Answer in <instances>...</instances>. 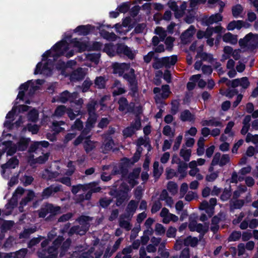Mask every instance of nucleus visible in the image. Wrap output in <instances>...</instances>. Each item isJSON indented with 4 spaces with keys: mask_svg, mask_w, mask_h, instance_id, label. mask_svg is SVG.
I'll return each mask as SVG.
<instances>
[{
    "mask_svg": "<svg viewBox=\"0 0 258 258\" xmlns=\"http://www.w3.org/2000/svg\"><path fill=\"white\" fill-rule=\"evenodd\" d=\"M92 85V81L90 80L89 78H87L82 84V91L83 92H87Z\"/></svg>",
    "mask_w": 258,
    "mask_h": 258,
    "instance_id": "53",
    "label": "nucleus"
},
{
    "mask_svg": "<svg viewBox=\"0 0 258 258\" xmlns=\"http://www.w3.org/2000/svg\"><path fill=\"white\" fill-rule=\"evenodd\" d=\"M177 61V56L176 55H172L170 57L168 56L161 58L155 57L152 67L155 70H158L163 67L169 68L171 66L175 65Z\"/></svg>",
    "mask_w": 258,
    "mask_h": 258,
    "instance_id": "5",
    "label": "nucleus"
},
{
    "mask_svg": "<svg viewBox=\"0 0 258 258\" xmlns=\"http://www.w3.org/2000/svg\"><path fill=\"white\" fill-rule=\"evenodd\" d=\"M99 182L93 181L89 183V188L90 191L93 193H97L100 191L101 188L98 186Z\"/></svg>",
    "mask_w": 258,
    "mask_h": 258,
    "instance_id": "41",
    "label": "nucleus"
},
{
    "mask_svg": "<svg viewBox=\"0 0 258 258\" xmlns=\"http://www.w3.org/2000/svg\"><path fill=\"white\" fill-rule=\"evenodd\" d=\"M112 199L106 198H102L99 200V205L103 208H107L111 203Z\"/></svg>",
    "mask_w": 258,
    "mask_h": 258,
    "instance_id": "50",
    "label": "nucleus"
},
{
    "mask_svg": "<svg viewBox=\"0 0 258 258\" xmlns=\"http://www.w3.org/2000/svg\"><path fill=\"white\" fill-rule=\"evenodd\" d=\"M180 119L182 121H191L194 120V117L189 110L185 109L181 112Z\"/></svg>",
    "mask_w": 258,
    "mask_h": 258,
    "instance_id": "24",
    "label": "nucleus"
},
{
    "mask_svg": "<svg viewBox=\"0 0 258 258\" xmlns=\"http://www.w3.org/2000/svg\"><path fill=\"white\" fill-rule=\"evenodd\" d=\"M223 41L226 43H230L232 44H235L237 42V36L230 32L225 34L222 38Z\"/></svg>",
    "mask_w": 258,
    "mask_h": 258,
    "instance_id": "22",
    "label": "nucleus"
},
{
    "mask_svg": "<svg viewBox=\"0 0 258 258\" xmlns=\"http://www.w3.org/2000/svg\"><path fill=\"white\" fill-rule=\"evenodd\" d=\"M49 154L46 153L43 156H40L34 160V163L39 164H44L48 159Z\"/></svg>",
    "mask_w": 258,
    "mask_h": 258,
    "instance_id": "63",
    "label": "nucleus"
},
{
    "mask_svg": "<svg viewBox=\"0 0 258 258\" xmlns=\"http://www.w3.org/2000/svg\"><path fill=\"white\" fill-rule=\"evenodd\" d=\"M244 203V200L242 199H236L234 201H230L229 203L230 212H233L236 209H240L243 206Z\"/></svg>",
    "mask_w": 258,
    "mask_h": 258,
    "instance_id": "18",
    "label": "nucleus"
},
{
    "mask_svg": "<svg viewBox=\"0 0 258 258\" xmlns=\"http://www.w3.org/2000/svg\"><path fill=\"white\" fill-rule=\"evenodd\" d=\"M77 95L76 92L71 94L68 91L66 90L60 94L58 100L63 103H65L68 101L74 102V100L76 99Z\"/></svg>",
    "mask_w": 258,
    "mask_h": 258,
    "instance_id": "12",
    "label": "nucleus"
},
{
    "mask_svg": "<svg viewBox=\"0 0 258 258\" xmlns=\"http://www.w3.org/2000/svg\"><path fill=\"white\" fill-rule=\"evenodd\" d=\"M73 216V214L71 212L67 213L66 214L61 215L58 219L59 222H66L71 219Z\"/></svg>",
    "mask_w": 258,
    "mask_h": 258,
    "instance_id": "64",
    "label": "nucleus"
},
{
    "mask_svg": "<svg viewBox=\"0 0 258 258\" xmlns=\"http://www.w3.org/2000/svg\"><path fill=\"white\" fill-rule=\"evenodd\" d=\"M202 126H221L222 123L220 121H216L215 117H212L210 120H203L201 122Z\"/></svg>",
    "mask_w": 258,
    "mask_h": 258,
    "instance_id": "26",
    "label": "nucleus"
},
{
    "mask_svg": "<svg viewBox=\"0 0 258 258\" xmlns=\"http://www.w3.org/2000/svg\"><path fill=\"white\" fill-rule=\"evenodd\" d=\"M27 128L29 132H31L33 135L37 134L39 131V127L36 124H32L31 123H28Z\"/></svg>",
    "mask_w": 258,
    "mask_h": 258,
    "instance_id": "62",
    "label": "nucleus"
},
{
    "mask_svg": "<svg viewBox=\"0 0 258 258\" xmlns=\"http://www.w3.org/2000/svg\"><path fill=\"white\" fill-rule=\"evenodd\" d=\"M102 43L98 41H94L92 44L89 43L88 51H99L101 49Z\"/></svg>",
    "mask_w": 258,
    "mask_h": 258,
    "instance_id": "45",
    "label": "nucleus"
},
{
    "mask_svg": "<svg viewBox=\"0 0 258 258\" xmlns=\"http://www.w3.org/2000/svg\"><path fill=\"white\" fill-rule=\"evenodd\" d=\"M130 4L129 2H124L118 6L117 10L121 13H126L130 9Z\"/></svg>",
    "mask_w": 258,
    "mask_h": 258,
    "instance_id": "46",
    "label": "nucleus"
},
{
    "mask_svg": "<svg viewBox=\"0 0 258 258\" xmlns=\"http://www.w3.org/2000/svg\"><path fill=\"white\" fill-rule=\"evenodd\" d=\"M155 233L157 235H162L166 231L165 228L160 223H156L155 227Z\"/></svg>",
    "mask_w": 258,
    "mask_h": 258,
    "instance_id": "48",
    "label": "nucleus"
},
{
    "mask_svg": "<svg viewBox=\"0 0 258 258\" xmlns=\"http://www.w3.org/2000/svg\"><path fill=\"white\" fill-rule=\"evenodd\" d=\"M91 220L90 217L88 216L81 215L76 220L81 225L80 227L83 231V234H86L88 231L90 225L89 222Z\"/></svg>",
    "mask_w": 258,
    "mask_h": 258,
    "instance_id": "10",
    "label": "nucleus"
},
{
    "mask_svg": "<svg viewBox=\"0 0 258 258\" xmlns=\"http://www.w3.org/2000/svg\"><path fill=\"white\" fill-rule=\"evenodd\" d=\"M30 139L29 138L21 137L19 141L16 144L18 149V151H25L28 147Z\"/></svg>",
    "mask_w": 258,
    "mask_h": 258,
    "instance_id": "16",
    "label": "nucleus"
},
{
    "mask_svg": "<svg viewBox=\"0 0 258 258\" xmlns=\"http://www.w3.org/2000/svg\"><path fill=\"white\" fill-rule=\"evenodd\" d=\"M97 104V101L93 100L87 104L86 108L88 114H97L96 112V106Z\"/></svg>",
    "mask_w": 258,
    "mask_h": 258,
    "instance_id": "30",
    "label": "nucleus"
},
{
    "mask_svg": "<svg viewBox=\"0 0 258 258\" xmlns=\"http://www.w3.org/2000/svg\"><path fill=\"white\" fill-rule=\"evenodd\" d=\"M197 56L201 57L203 61L208 60L209 62H211L213 60V55L205 52L199 51L197 53Z\"/></svg>",
    "mask_w": 258,
    "mask_h": 258,
    "instance_id": "36",
    "label": "nucleus"
},
{
    "mask_svg": "<svg viewBox=\"0 0 258 258\" xmlns=\"http://www.w3.org/2000/svg\"><path fill=\"white\" fill-rule=\"evenodd\" d=\"M241 236V233L239 231H234L229 236L228 241H236L238 240Z\"/></svg>",
    "mask_w": 258,
    "mask_h": 258,
    "instance_id": "43",
    "label": "nucleus"
},
{
    "mask_svg": "<svg viewBox=\"0 0 258 258\" xmlns=\"http://www.w3.org/2000/svg\"><path fill=\"white\" fill-rule=\"evenodd\" d=\"M131 126H132L135 131L139 130L141 127V121L140 118L137 116L135 119L134 121L131 123Z\"/></svg>",
    "mask_w": 258,
    "mask_h": 258,
    "instance_id": "60",
    "label": "nucleus"
},
{
    "mask_svg": "<svg viewBox=\"0 0 258 258\" xmlns=\"http://www.w3.org/2000/svg\"><path fill=\"white\" fill-rule=\"evenodd\" d=\"M61 191H62L61 185L54 186L51 184L43 190L41 196L43 199H47L54 194Z\"/></svg>",
    "mask_w": 258,
    "mask_h": 258,
    "instance_id": "7",
    "label": "nucleus"
},
{
    "mask_svg": "<svg viewBox=\"0 0 258 258\" xmlns=\"http://www.w3.org/2000/svg\"><path fill=\"white\" fill-rule=\"evenodd\" d=\"M107 80L104 76L96 77L94 80L95 87L99 89L106 88Z\"/></svg>",
    "mask_w": 258,
    "mask_h": 258,
    "instance_id": "20",
    "label": "nucleus"
},
{
    "mask_svg": "<svg viewBox=\"0 0 258 258\" xmlns=\"http://www.w3.org/2000/svg\"><path fill=\"white\" fill-rule=\"evenodd\" d=\"M86 76L83 69L78 68L74 70L70 75V80L73 82H77L83 80Z\"/></svg>",
    "mask_w": 258,
    "mask_h": 258,
    "instance_id": "13",
    "label": "nucleus"
},
{
    "mask_svg": "<svg viewBox=\"0 0 258 258\" xmlns=\"http://www.w3.org/2000/svg\"><path fill=\"white\" fill-rule=\"evenodd\" d=\"M243 8L240 4H237L232 8V14L234 18H238L242 13Z\"/></svg>",
    "mask_w": 258,
    "mask_h": 258,
    "instance_id": "33",
    "label": "nucleus"
},
{
    "mask_svg": "<svg viewBox=\"0 0 258 258\" xmlns=\"http://www.w3.org/2000/svg\"><path fill=\"white\" fill-rule=\"evenodd\" d=\"M257 34H253L252 33H249L246 34L242 39L239 40V45L241 47H245L247 46V43L249 41L254 38L255 37H257Z\"/></svg>",
    "mask_w": 258,
    "mask_h": 258,
    "instance_id": "21",
    "label": "nucleus"
},
{
    "mask_svg": "<svg viewBox=\"0 0 258 258\" xmlns=\"http://www.w3.org/2000/svg\"><path fill=\"white\" fill-rule=\"evenodd\" d=\"M138 203L139 202H136L133 200L130 201L126 209L128 215L129 214H131L132 216L133 215L137 209Z\"/></svg>",
    "mask_w": 258,
    "mask_h": 258,
    "instance_id": "27",
    "label": "nucleus"
},
{
    "mask_svg": "<svg viewBox=\"0 0 258 258\" xmlns=\"http://www.w3.org/2000/svg\"><path fill=\"white\" fill-rule=\"evenodd\" d=\"M5 146L6 148L7 155V156H13L18 149L17 147V145L15 144H13V142L11 141H5L2 143V146Z\"/></svg>",
    "mask_w": 258,
    "mask_h": 258,
    "instance_id": "14",
    "label": "nucleus"
},
{
    "mask_svg": "<svg viewBox=\"0 0 258 258\" xmlns=\"http://www.w3.org/2000/svg\"><path fill=\"white\" fill-rule=\"evenodd\" d=\"M130 215L128 214H121L120 216L119 220V225L120 227L124 228L126 231H129L131 229L132 225L130 222L124 220L125 218H128Z\"/></svg>",
    "mask_w": 258,
    "mask_h": 258,
    "instance_id": "17",
    "label": "nucleus"
},
{
    "mask_svg": "<svg viewBox=\"0 0 258 258\" xmlns=\"http://www.w3.org/2000/svg\"><path fill=\"white\" fill-rule=\"evenodd\" d=\"M196 226L197 228L196 231L202 234L203 235H204L208 231L209 227L208 226H204L201 223H198Z\"/></svg>",
    "mask_w": 258,
    "mask_h": 258,
    "instance_id": "58",
    "label": "nucleus"
},
{
    "mask_svg": "<svg viewBox=\"0 0 258 258\" xmlns=\"http://www.w3.org/2000/svg\"><path fill=\"white\" fill-rule=\"evenodd\" d=\"M95 29V27L94 26L90 24L82 25L77 26L74 30V33H78L79 35L87 36L93 33Z\"/></svg>",
    "mask_w": 258,
    "mask_h": 258,
    "instance_id": "8",
    "label": "nucleus"
},
{
    "mask_svg": "<svg viewBox=\"0 0 258 258\" xmlns=\"http://www.w3.org/2000/svg\"><path fill=\"white\" fill-rule=\"evenodd\" d=\"M191 150L190 149H181L180 151L179 155L182 157L185 162L189 161L191 156Z\"/></svg>",
    "mask_w": 258,
    "mask_h": 258,
    "instance_id": "38",
    "label": "nucleus"
},
{
    "mask_svg": "<svg viewBox=\"0 0 258 258\" xmlns=\"http://www.w3.org/2000/svg\"><path fill=\"white\" fill-rule=\"evenodd\" d=\"M130 67L128 63L115 62L112 64L113 72L122 76L127 82L130 91L128 95L135 97L139 93L138 81L135 70Z\"/></svg>",
    "mask_w": 258,
    "mask_h": 258,
    "instance_id": "1",
    "label": "nucleus"
},
{
    "mask_svg": "<svg viewBox=\"0 0 258 258\" xmlns=\"http://www.w3.org/2000/svg\"><path fill=\"white\" fill-rule=\"evenodd\" d=\"M91 136L89 135L85 138L83 143V147L87 153H89L93 150L96 147V142L90 140Z\"/></svg>",
    "mask_w": 258,
    "mask_h": 258,
    "instance_id": "15",
    "label": "nucleus"
},
{
    "mask_svg": "<svg viewBox=\"0 0 258 258\" xmlns=\"http://www.w3.org/2000/svg\"><path fill=\"white\" fill-rule=\"evenodd\" d=\"M162 133L164 135L171 138L174 135V132H172L171 127L168 125H166L163 127Z\"/></svg>",
    "mask_w": 258,
    "mask_h": 258,
    "instance_id": "61",
    "label": "nucleus"
},
{
    "mask_svg": "<svg viewBox=\"0 0 258 258\" xmlns=\"http://www.w3.org/2000/svg\"><path fill=\"white\" fill-rule=\"evenodd\" d=\"M61 213V208L58 206H54L52 204L47 203L44 204L39 210V217L44 218L48 214H50L46 220L50 219L52 217Z\"/></svg>",
    "mask_w": 258,
    "mask_h": 258,
    "instance_id": "4",
    "label": "nucleus"
},
{
    "mask_svg": "<svg viewBox=\"0 0 258 258\" xmlns=\"http://www.w3.org/2000/svg\"><path fill=\"white\" fill-rule=\"evenodd\" d=\"M58 175L56 171H52L48 169H45L41 175L42 178L46 180H50L55 178Z\"/></svg>",
    "mask_w": 258,
    "mask_h": 258,
    "instance_id": "19",
    "label": "nucleus"
},
{
    "mask_svg": "<svg viewBox=\"0 0 258 258\" xmlns=\"http://www.w3.org/2000/svg\"><path fill=\"white\" fill-rule=\"evenodd\" d=\"M130 191L128 185L125 183L121 184L118 189H113L109 192V195L116 198V205L119 207L125 202L127 201L130 197L128 196V192Z\"/></svg>",
    "mask_w": 258,
    "mask_h": 258,
    "instance_id": "3",
    "label": "nucleus"
},
{
    "mask_svg": "<svg viewBox=\"0 0 258 258\" xmlns=\"http://www.w3.org/2000/svg\"><path fill=\"white\" fill-rule=\"evenodd\" d=\"M231 196V188H225L220 196V199L221 201L224 202L227 201Z\"/></svg>",
    "mask_w": 258,
    "mask_h": 258,
    "instance_id": "51",
    "label": "nucleus"
},
{
    "mask_svg": "<svg viewBox=\"0 0 258 258\" xmlns=\"http://www.w3.org/2000/svg\"><path fill=\"white\" fill-rule=\"evenodd\" d=\"M89 116L86 122V127L94 128L98 117L97 114H88Z\"/></svg>",
    "mask_w": 258,
    "mask_h": 258,
    "instance_id": "29",
    "label": "nucleus"
},
{
    "mask_svg": "<svg viewBox=\"0 0 258 258\" xmlns=\"http://www.w3.org/2000/svg\"><path fill=\"white\" fill-rule=\"evenodd\" d=\"M155 33L160 36L161 41H163L167 35L166 32L161 27H157L156 28Z\"/></svg>",
    "mask_w": 258,
    "mask_h": 258,
    "instance_id": "57",
    "label": "nucleus"
},
{
    "mask_svg": "<svg viewBox=\"0 0 258 258\" xmlns=\"http://www.w3.org/2000/svg\"><path fill=\"white\" fill-rule=\"evenodd\" d=\"M44 238L45 237L44 236L41 235L38 236L37 237H34L32 238L28 243V247H33V246L38 244L41 241V240Z\"/></svg>",
    "mask_w": 258,
    "mask_h": 258,
    "instance_id": "42",
    "label": "nucleus"
},
{
    "mask_svg": "<svg viewBox=\"0 0 258 258\" xmlns=\"http://www.w3.org/2000/svg\"><path fill=\"white\" fill-rule=\"evenodd\" d=\"M136 131L131 125L125 128L123 130V135L125 137H131L135 133Z\"/></svg>",
    "mask_w": 258,
    "mask_h": 258,
    "instance_id": "56",
    "label": "nucleus"
},
{
    "mask_svg": "<svg viewBox=\"0 0 258 258\" xmlns=\"http://www.w3.org/2000/svg\"><path fill=\"white\" fill-rule=\"evenodd\" d=\"M70 43L73 44V47L77 48V52L82 53L86 50L88 51L89 42L79 41L78 38L72 39Z\"/></svg>",
    "mask_w": 258,
    "mask_h": 258,
    "instance_id": "9",
    "label": "nucleus"
},
{
    "mask_svg": "<svg viewBox=\"0 0 258 258\" xmlns=\"http://www.w3.org/2000/svg\"><path fill=\"white\" fill-rule=\"evenodd\" d=\"M230 156L228 154L221 155L220 166L223 167L230 162Z\"/></svg>",
    "mask_w": 258,
    "mask_h": 258,
    "instance_id": "59",
    "label": "nucleus"
},
{
    "mask_svg": "<svg viewBox=\"0 0 258 258\" xmlns=\"http://www.w3.org/2000/svg\"><path fill=\"white\" fill-rule=\"evenodd\" d=\"M56 54V56L63 55L69 50V45L65 40H61L56 43L51 48Z\"/></svg>",
    "mask_w": 258,
    "mask_h": 258,
    "instance_id": "6",
    "label": "nucleus"
},
{
    "mask_svg": "<svg viewBox=\"0 0 258 258\" xmlns=\"http://www.w3.org/2000/svg\"><path fill=\"white\" fill-rule=\"evenodd\" d=\"M167 188L172 195H175L177 192V184L174 181H169L167 183Z\"/></svg>",
    "mask_w": 258,
    "mask_h": 258,
    "instance_id": "39",
    "label": "nucleus"
},
{
    "mask_svg": "<svg viewBox=\"0 0 258 258\" xmlns=\"http://www.w3.org/2000/svg\"><path fill=\"white\" fill-rule=\"evenodd\" d=\"M27 117L28 120L32 122H36L38 118V111L35 108L32 109L28 112Z\"/></svg>",
    "mask_w": 258,
    "mask_h": 258,
    "instance_id": "35",
    "label": "nucleus"
},
{
    "mask_svg": "<svg viewBox=\"0 0 258 258\" xmlns=\"http://www.w3.org/2000/svg\"><path fill=\"white\" fill-rule=\"evenodd\" d=\"M82 229L81 228L79 225H75L73 226L70 228L68 231V235L69 236H72L75 234L80 235L81 236L84 235L85 234H83V231H81Z\"/></svg>",
    "mask_w": 258,
    "mask_h": 258,
    "instance_id": "31",
    "label": "nucleus"
},
{
    "mask_svg": "<svg viewBox=\"0 0 258 258\" xmlns=\"http://www.w3.org/2000/svg\"><path fill=\"white\" fill-rule=\"evenodd\" d=\"M117 103L119 105L118 110L121 112L125 111L128 103L127 99L125 97H121L118 99Z\"/></svg>",
    "mask_w": 258,
    "mask_h": 258,
    "instance_id": "32",
    "label": "nucleus"
},
{
    "mask_svg": "<svg viewBox=\"0 0 258 258\" xmlns=\"http://www.w3.org/2000/svg\"><path fill=\"white\" fill-rule=\"evenodd\" d=\"M178 162H176L178 165L177 171L178 173L186 172L188 167V165L185 162L180 160L179 158L177 159Z\"/></svg>",
    "mask_w": 258,
    "mask_h": 258,
    "instance_id": "49",
    "label": "nucleus"
},
{
    "mask_svg": "<svg viewBox=\"0 0 258 258\" xmlns=\"http://www.w3.org/2000/svg\"><path fill=\"white\" fill-rule=\"evenodd\" d=\"M27 253V249L26 248H22L13 253V258H25Z\"/></svg>",
    "mask_w": 258,
    "mask_h": 258,
    "instance_id": "52",
    "label": "nucleus"
},
{
    "mask_svg": "<svg viewBox=\"0 0 258 258\" xmlns=\"http://www.w3.org/2000/svg\"><path fill=\"white\" fill-rule=\"evenodd\" d=\"M63 240L64 238L62 236H58L53 241L52 245L47 247L50 241L45 238L41 243V250L38 251L39 257L40 258H57L58 253V249Z\"/></svg>",
    "mask_w": 258,
    "mask_h": 258,
    "instance_id": "2",
    "label": "nucleus"
},
{
    "mask_svg": "<svg viewBox=\"0 0 258 258\" xmlns=\"http://www.w3.org/2000/svg\"><path fill=\"white\" fill-rule=\"evenodd\" d=\"M141 171V168L140 167L135 168L133 169V171L129 174L128 176L130 183H131L132 181H135V179L139 178Z\"/></svg>",
    "mask_w": 258,
    "mask_h": 258,
    "instance_id": "34",
    "label": "nucleus"
},
{
    "mask_svg": "<svg viewBox=\"0 0 258 258\" xmlns=\"http://www.w3.org/2000/svg\"><path fill=\"white\" fill-rule=\"evenodd\" d=\"M213 17L212 15L210 17H208V15H204L201 19L197 18L196 19L198 21H200L203 26H209L214 23Z\"/></svg>",
    "mask_w": 258,
    "mask_h": 258,
    "instance_id": "23",
    "label": "nucleus"
},
{
    "mask_svg": "<svg viewBox=\"0 0 258 258\" xmlns=\"http://www.w3.org/2000/svg\"><path fill=\"white\" fill-rule=\"evenodd\" d=\"M71 128L73 130H77L79 131H82L83 128V121L80 118H77L72 125Z\"/></svg>",
    "mask_w": 258,
    "mask_h": 258,
    "instance_id": "55",
    "label": "nucleus"
},
{
    "mask_svg": "<svg viewBox=\"0 0 258 258\" xmlns=\"http://www.w3.org/2000/svg\"><path fill=\"white\" fill-rule=\"evenodd\" d=\"M141 156V155L140 154L135 152L133 156L131 159L124 157L123 158V160L125 161L124 163L134 164L140 160Z\"/></svg>",
    "mask_w": 258,
    "mask_h": 258,
    "instance_id": "37",
    "label": "nucleus"
},
{
    "mask_svg": "<svg viewBox=\"0 0 258 258\" xmlns=\"http://www.w3.org/2000/svg\"><path fill=\"white\" fill-rule=\"evenodd\" d=\"M51 49H49L48 50H46L43 54H42V60H44L45 59L47 60V58L50 57H53V60H56L59 57L56 56V54H55L54 52L52 53Z\"/></svg>",
    "mask_w": 258,
    "mask_h": 258,
    "instance_id": "54",
    "label": "nucleus"
},
{
    "mask_svg": "<svg viewBox=\"0 0 258 258\" xmlns=\"http://www.w3.org/2000/svg\"><path fill=\"white\" fill-rule=\"evenodd\" d=\"M71 244V241L70 239H68L65 241L62 242L61 245H60V253L59 256L62 257L63 256L66 252L68 251Z\"/></svg>",
    "mask_w": 258,
    "mask_h": 258,
    "instance_id": "25",
    "label": "nucleus"
},
{
    "mask_svg": "<svg viewBox=\"0 0 258 258\" xmlns=\"http://www.w3.org/2000/svg\"><path fill=\"white\" fill-rule=\"evenodd\" d=\"M137 146H141L143 145L145 147H146L148 145V152L150 151L152 149V147L150 143V140L149 137L146 138L145 139L142 137L139 138L137 140Z\"/></svg>",
    "mask_w": 258,
    "mask_h": 258,
    "instance_id": "28",
    "label": "nucleus"
},
{
    "mask_svg": "<svg viewBox=\"0 0 258 258\" xmlns=\"http://www.w3.org/2000/svg\"><path fill=\"white\" fill-rule=\"evenodd\" d=\"M175 41V38L172 36H168L165 40L164 43L166 45V49L168 51H171L173 47V42Z\"/></svg>",
    "mask_w": 258,
    "mask_h": 258,
    "instance_id": "44",
    "label": "nucleus"
},
{
    "mask_svg": "<svg viewBox=\"0 0 258 258\" xmlns=\"http://www.w3.org/2000/svg\"><path fill=\"white\" fill-rule=\"evenodd\" d=\"M19 161L16 157H13L10 158L5 164L1 165V174L3 175L7 169H14L19 165Z\"/></svg>",
    "mask_w": 258,
    "mask_h": 258,
    "instance_id": "11",
    "label": "nucleus"
},
{
    "mask_svg": "<svg viewBox=\"0 0 258 258\" xmlns=\"http://www.w3.org/2000/svg\"><path fill=\"white\" fill-rule=\"evenodd\" d=\"M66 107L64 105L57 106L55 109L54 114L57 117H61L66 113Z\"/></svg>",
    "mask_w": 258,
    "mask_h": 258,
    "instance_id": "47",
    "label": "nucleus"
},
{
    "mask_svg": "<svg viewBox=\"0 0 258 258\" xmlns=\"http://www.w3.org/2000/svg\"><path fill=\"white\" fill-rule=\"evenodd\" d=\"M196 13L192 10L188 11V14L184 17V21L188 24H192L196 19Z\"/></svg>",
    "mask_w": 258,
    "mask_h": 258,
    "instance_id": "40",
    "label": "nucleus"
}]
</instances>
